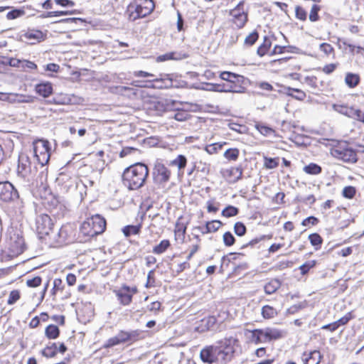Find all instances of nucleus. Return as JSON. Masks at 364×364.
I'll return each mask as SVG.
<instances>
[{
  "label": "nucleus",
  "mask_w": 364,
  "mask_h": 364,
  "mask_svg": "<svg viewBox=\"0 0 364 364\" xmlns=\"http://www.w3.org/2000/svg\"><path fill=\"white\" fill-rule=\"evenodd\" d=\"M149 173V168L144 164L136 163L131 165L122 173V183L129 190H138L145 184Z\"/></svg>",
  "instance_id": "1"
},
{
  "label": "nucleus",
  "mask_w": 364,
  "mask_h": 364,
  "mask_svg": "<svg viewBox=\"0 0 364 364\" xmlns=\"http://www.w3.org/2000/svg\"><path fill=\"white\" fill-rule=\"evenodd\" d=\"M329 153L336 160L346 164H355L358 161L357 151L345 140H331L328 144Z\"/></svg>",
  "instance_id": "2"
},
{
  "label": "nucleus",
  "mask_w": 364,
  "mask_h": 364,
  "mask_svg": "<svg viewBox=\"0 0 364 364\" xmlns=\"http://www.w3.org/2000/svg\"><path fill=\"white\" fill-rule=\"evenodd\" d=\"M4 252L10 257H16L26 249L25 240L21 230L9 228L4 241Z\"/></svg>",
  "instance_id": "3"
},
{
  "label": "nucleus",
  "mask_w": 364,
  "mask_h": 364,
  "mask_svg": "<svg viewBox=\"0 0 364 364\" xmlns=\"http://www.w3.org/2000/svg\"><path fill=\"white\" fill-rule=\"evenodd\" d=\"M154 9L153 0H132L127 6L125 14L129 21H135L148 16Z\"/></svg>",
  "instance_id": "4"
},
{
  "label": "nucleus",
  "mask_w": 364,
  "mask_h": 364,
  "mask_svg": "<svg viewBox=\"0 0 364 364\" xmlns=\"http://www.w3.org/2000/svg\"><path fill=\"white\" fill-rule=\"evenodd\" d=\"M106 220L100 215H95L82 223L80 228V234L82 235L85 241H87L102 234L106 230Z\"/></svg>",
  "instance_id": "5"
},
{
  "label": "nucleus",
  "mask_w": 364,
  "mask_h": 364,
  "mask_svg": "<svg viewBox=\"0 0 364 364\" xmlns=\"http://www.w3.org/2000/svg\"><path fill=\"white\" fill-rule=\"evenodd\" d=\"M223 84L224 91L235 93H244L246 91L245 78L244 76L231 72L224 71L220 75Z\"/></svg>",
  "instance_id": "6"
},
{
  "label": "nucleus",
  "mask_w": 364,
  "mask_h": 364,
  "mask_svg": "<svg viewBox=\"0 0 364 364\" xmlns=\"http://www.w3.org/2000/svg\"><path fill=\"white\" fill-rule=\"evenodd\" d=\"M228 356V353L225 351L224 347L213 345L204 347L200 353L201 360L208 364L225 361Z\"/></svg>",
  "instance_id": "7"
},
{
  "label": "nucleus",
  "mask_w": 364,
  "mask_h": 364,
  "mask_svg": "<svg viewBox=\"0 0 364 364\" xmlns=\"http://www.w3.org/2000/svg\"><path fill=\"white\" fill-rule=\"evenodd\" d=\"M229 22L235 29H241L245 26L249 20L248 10L245 7V1H240L229 11Z\"/></svg>",
  "instance_id": "8"
},
{
  "label": "nucleus",
  "mask_w": 364,
  "mask_h": 364,
  "mask_svg": "<svg viewBox=\"0 0 364 364\" xmlns=\"http://www.w3.org/2000/svg\"><path fill=\"white\" fill-rule=\"evenodd\" d=\"M33 155L38 163L43 166L48 164L51 154L50 143L47 139H35L32 144Z\"/></svg>",
  "instance_id": "9"
},
{
  "label": "nucleus",
  "mask_w": 364,
  "mask_h": 364,
  "mask_svg": "<svg viewBox=\"0 0 364 364\" xmlns=\"http://www.w3.org/2000/svg\"><path fill=\"white\" fill-rule=\"evenodd\" d=\"M139 291L136 286L129 287L127 284H122L119 289H114L117 301L122 306H129L133 301L134 296Z\"/></svg>",
  "instance_id": "10"
},
{
  "label": "nucleus",
  "mask_w": 364,
  "mask_h": 364,
  "mask_svg": "<svg viewBox=\"0 0 364 364\" xmlns=\"http://www.w3.org/2000/svg\"><path fill=\"white\" fill-rule=\"evenodd\" d=\"M154 183L164 187L171 178V171L162 162H156L153 168Z\"/></svg>",
  "instance_id": "11"
},
{
  "label": "nucleus",
  "mask_w": 364,
  "mask_h": 364,
  "mask_svg": "<svg viewBox=\"0 0 364 364\" xmlns=\"http://www.w3.org/2000/svg\"><path fill=\"white\" fill-rule=\"evenodd\" d=\"M53 222L48 214H40L36 218L35 230L40 238L48 235L53 228Z\"/></svg>",
  "instance_id": "12"
},
{
  "label": "nucleus",
  "mask_w": 364,
  "mask_h": 364,
  "mask_svg": "<svg viewBox=\"0 0 364 364\" xmlns=\"http://www.w3.org/2000/svg\"><path fill=\"white\" fill-rule=\"evenodd\" d=\"M144 82L149 89L162 90L173 87V80L168 74H160L158 77L154 75L150 80Z\"/></svg>",
  "instance_id": "13"
},
{
  "label": "nucleus",
  "mask_w": 364,
  "mask_h": 364,
  "mask_svg": "<svg viewBox=\"0 0 364 364\" xmlns=\"http://www.w3.org/2000/svg\"><path fill=\"white\" fill-rule=\"evenodd\" d=\"M46 38V33L41 30L35 28H28L23 31L20 35L21 41L29 44H36L44 41Z\"/></svg>",
  "instance_id": "14"
},
{
  "label": "nucleus",
  "mask_w": 364,
  "mask_h": 364,
  "mask_svg": "<svg viewBox=\"0 0 364 364\" xmlns=\"http://www.w3.org/2000/svg\"><path fill=\"white\" fill-rule=\"evenodd\" d=\"M18 192L9 181H0V202H10L18 198Z\"/></svg>",
  "instance_id": "15"
},
{
  "label": "nucleus",
  "mask_w": 364,
  "mask_h": 364,
  "mask_svg": "<svg viewBox=\"0 0 364 364\" xmlns=\"http://www.w3.org/2000/svg\"><path fill=\"white\" fill-rule=\"evenodd\" d=\"M222 177L228 183H235L242 178L243 169L240 166H230L220 171Z\"/></svg>",
  "instance_id": "16"
},
{
  "label": "nucleus",
  "mask_w": 364,
  "mask_h": 364,
  "mask_svg": "<svg viewBox=\"0 0 364 364\" xmlns=\"http://www.w3.org/2000/svg\"><path fill=\"white\" fill-rule=\"evenodd\" d=\"M189 222L185 219L183 215L179 216L174 226V240L180 243L185 242L187 228Z\"/></svg>",
  "instance_id": "17"
},
{
  "label": "nucleus",
  "mask_w": 364,
  "mask_h": 364,
  "mask_svg": "<svg viewBox=\"0 0 364 364\" xmlns=\"http://www.w3.org/2000/svg\"><path fill=\"white\" fill-rule=\"evenodd\" d=\"M32 172V164L29 156L21 153L18 157V163L17 167L18 175L22 178L28 177Z\"/></svg>",
  "instance_id": "18"
},
{
  "label": "nucleus",
  "mask_w": 364,
  "mask_h": 364,
  "mask_svg": "<svg viewBox=\"0 0 364 364\" xmlns=\"http://www.w3.org/2000/svg\"><path fill=\"white\" fill-rule=\"evenodd\" d=\"M300 358L303 364H320L323 355L319 350H306L301 353Z\"/></svg>",
  "instance_id": "19"
},
{
  "label": "nucleus",
  "mask_w": 364,
  "mask_h": 364,
  "mask_svg": "<svg viewBox=\"0 0 364 364\" xmlns=\"http://www.w3.org/2000/svg\"><path fill=\"white\" fill-rule=\"evenodd\" d=\"M133 79L131 82V85L137 88H147L145 86V82L151 80V77H154V74L144 70H136L132 73Z\"/></svg>",
  "instance_id": "20"
},
{
  "label": "nucleus",
  "mask_w": 364,
  "mask_h": 364,
  "mask_svg": "<svg viewBox=\"0 0 364 364\" xmlns=\"http://www.w3.org/2000/svg\"><path fill=\"white\" fill-rule=\"evenodd\" d=\"M144 216L143 214H138L136 218L135 225H128L122 228V232L124 237H129L132 235H138L141 232Z\"/></svg>",
  "instance_id": "21"
},
{
  "label": "nucleus",
  "mask_w": 364,
  "mask_h": 364,
  "mask_svg": "<svg viewBox=\"0 0 364 364\" xmlns=\"http://www.w3.org/2000/svg\"><path fill=\"white\" fill-rule=\"evenodd\" d=\"M272 42L271 38L268 36H264L262 39V42L257 48V55L260 58L265 55L271 56V48Z\"/></svg>",
  "instance_id": "22"
},
{
  "label": "nucleus",
  "mask_w": 364,
  "mask_h": 364,
  "mask_svg": "<svg viewBox=\"0 0 364 364\" xmlns=\"http://www.w3.org/2000/svg\"><path fill=\"white\" fill-rule=\"evenodd\" d=\"M140 332L139 330L132 331H126L121 330L118 332L117 337L118 338L120 343H124L129 341H136L139 339Z\"/></svg>",
  "instance_id": "23"
},
{
  "label": "nucleus",
  "mask_w": 364,
  "mask_h": 364,
  "mask_svg": "<svg viewBox=\"0 0 364 364\" xmlns=\"http://www.w3.org/2000/svg\"><path fill=\"white\" fill-rule=\"evenodd\" d=\"M35 91L38 95L46 98L52 95L53 88L50 82H43L36 85Z\"/></svg>",
  "instance_id": "24"
},
{
  "label": "nucleus",
  "mask_w": 364,
  "mask_h": 364,
  "mask_svg": "<svg viewBox=\"0 0 364 364\" xmlns=\"http://www.w3.org/2000/svg\"><path fill=\"white\" fill-rule=\"evenodd\" d=\"M119 92L122 95L131 98V99H139L142 97L143 90L133 87L122 86L119 88Z\"/></svg>",
  "instance_id": "25"
},
{
  "label": "nucleus",
  "mask_w": 364,
  "mask_h": 364,
  "mask_svg": "<svg viewBox=\"0 0 364 364\" xmlns=\"http://www.w3.org/2000/svg\"><path fill=\"white\" fill-rule=\"evenodd\" d=\"M338 107L340 108V112L348 115L349 117H353L358 121H362L364 112L361 110L353 107H349L346 105H339Z\"/></svg>",
  "instance_id": "26"
},
{
  "label": "nucleus",
  "mask_w": 364,
  "mask_h": 364,
  "mask_svg": "<svg viewBox=\"0 0 364 364\" xmlns=\"http://www.w3.org/2000/svg\"><path fill=\"white\" fill-rule=\"evenodd\" d=\"M344 82L348 88L353 89L360 83V76L358 73L348 72L345 75Z\"/></svg>",
  "instance_id": "27"
},
{
  "label": "nucleus",
  "mask_w": 364,
  "mask_h": 364,
  "mask_svg": "<svg viewBox=\"0 0 364 364\" xmlns=\"http://www.w3.org/2000/svg\"><path fill=\"white\" fill-rule=\"evenodd\" d=\"M188 164L187 158L182 154L178 155L174 159L170 161L169 165L176 166L178 168V174H183V169Z\"/></svg>",
  "instance_id": "28"
},
{
  "label": "nucleus",
  "mask_w": 364,
  "mask_h": 364,
  "mask_svg": "<svg viewBox=\"0 0 364 364\" xmlns=\"http://www.w3.org/2000/svg\"><path fill=\"white\" fill-rule=\"evenodd\" d=\"M75 168H77V174L78 177H88L91 167L86 163L85 159H82L76 162Z\"/></svg>",
  "instance_id": "29"
},
{
  "label": "nucleus",
  "mask_w": 364,
  "mask_h": 364,
  "mask_svg": "<svg viewBox=\"0 0 364 364\" xmlns=\"http://www.w3.org/2000/svg\"><path fill=\"white\" fill-rule=\"evenodd\" d=\"M265 330L269 343L279 340L282 338L285 335L284 331L279 328L267 327L265 328Z\"/></svg>",
  "instance_id": "30"
},
{
  "label": "nucleus",
  "mask_w": 364,
  "mask_h": 364,
  "mask_svg": "<svg viewBox=\"0 0 364 364\" xmlns=\"http://www.w3.org/2000/svg\"><path fill=\"white\" fill-rule=\"evenodd\" d=\"M186 58V55L176 51L166 53L163 55H160L156 58V62H164L167 60H179Z\"/></svg>",
  "instance_id": "31"
},
{
  "label": "nucleus",
  "mask_w": 364,
  "mask_h": 364,
  "mask_svg": "<svg viewBox=\"0 0 364 364\" xmlns=\"http://www.w3.org/2000/svg\"><path fill=\"white\" fill-rule=\"evenodd\" d=\"M73 100L70 95L66 93H58L53 99L52 102L55 105H68L72 104Z\"/></svg>",
  "instance_id": "32"
},
{
  "label": "nucleus",
  "mask_w": 364,
  "mask_h": 364,
  "mask_svg": "<svg viewBox=\"0 0 364 364\" xmlns=\"http://www.w3.org/2000/svg\"><path fill=\"white\" fill-rule=\"evenodd\" d=\"M282 283L278 279H272L264 286L265 294L270 295L275 293L280 287Z\"/></svg>",
  "instance_id": "33"
},
{
  "label": "nucleus",
  "mask_w": 364,
  "mask_h": 364,
  "mask_svg": "<svg viewBox=\"0 0 364 364\" xmlns=\"http://www.w3.org/2000/svg\"><path fill=\"white\" fill-rule=\"evenodd\" d=\"M261 315L264 319L269 320L278 315V311L272 306L264 305L261 309Z\"/></svg>",
  "instance_id": "34"
},
{
  "label": "nucleus",
  "mask_w": 364,
  "mask_h": 364,
  "mask_svg": "<svg viewBox=\"0 0 364 364\" xmlns=\"http://www.w3.org/2000/svg\"><path fill=\"white\" fill-rule=\"evenodd\" d=\"M285 90H286V94L288 96H290L296 100L303 101L306 97V92L300 89L293 88L291 87H287L285 88Z\"/></svg>",
  "instance_id": "35"
},
{
  "label": "nucleus",
  "mask_w": 364,
  "mask_h": 364,
  "mask_svg": "<svg viewBox=\"0 0 364 364\" xmlns=\"http://www.w3.org/2000/svg\"><path fill=\"white\" fill-rule=\"evenodd\" d=\"M223 226V223L219 220L208 221L205 225V230L202 231L203 234H208L217 232Z\"/></svg>",
  "instance_id": "36"
},
{
  "label": "nucleus",
  "mask_w": 364,
  "mask_h": 364,
  "mask_svg": "<svg viewBox=\"0 0 364 364\" xmlns=\"http://www.w3.org/2000/svg\"><path fill=\"white\" fill-rule=\"evenodd\" d=\"M60 333L59 328L54 324H49L45 328V336L49 340L57 339Z\"/></svg>",
  "instance_id": "37"
},
{
  "label": "nucleus",
  "mask_w": 364,
  "mask_h": 364,
  "mask_svg": "<svg viewBox=\"0 0 364 364\" xmlns=\"http://www.w3.org/2000/svg\"><path fill=\"white\" fill-rule=\"evenodd\" d=\"M227 144V141L215 142L207 145L204 149L210 155L216 154Z\"/></svg>",
  "instance_id": "38"
},
{
  "label": "nucleus",
  "mask_w": 364,
  "mask_h": 364,
  "mask_svg": "<svg viewBox=\"0 0 364 364\" xmlns=\"http://www.w3.org/2000/svg\"><path fill=\"white\" fill-rule=\"evenodd\" d=\"M255 129L263 136H268L274 135L275 136V130L270 127L265 125L261 122H257L255 124Z\"/></svg>",
  "instance_id": "39"
},
{
  "label": "nucleus",
  "mask_w": 364,
  "mask_h": 364,
  "mask_svg": "<svg viewBox=\"0 0 364 364\" xmlns=\"http://www.w3.org/2000/svg\"><path fill=\"white\" fill-rule=\"evenodd\" d=\"M41 354L47 358H54L58 354L57 343H53L50 345L46 346L42 350Z\"/></svg>",
  "instance_id": "40"
},
{
  "label": "nucleus",
  "mask_w": 364,
  "mask_h": 364,
  "mask_svg": "<svg viewBox=\"0 0 364 364\" xmlns=\"http://www.w3.org/2000/svg\"><path fill=\"white\" fill-rule=\"evenodd\" d=\"M171 247V242L168 239L162 240L159 244L153 247L152 252L156 255L164 253Z\"/></svg>",
  "instance_id": "41"
},
{
  "label": "nucleus",
  "mask_w": 364,
  "mask_h": 364,
  "mask_svg": "<svg viewBox=\"0 0 364 364\" xmlns=\"http://www.w3.org/2000/svg\"><path fill=\"white\" fill-rule=\"evenodd\" d=\"M303 171L309 175H319L322 172V168L316 163H310L304 166Z\"/></svg>",
  "instance_id": "42"
},
{
  "label": "nucleus",
  "mask_w": 364,
  "mask_h": 364,
  "mask_svg": "<svg viewBox=\"0 0 364 364\" xmlns=\"http://www.w3.org/2000/svg\"><path fill=\"white\" fill-rule=\"evenodd\" d=\"M223 156L228 161H236L240 156V149L238 148H230L224 152Z\"/></svg>",
  "instance_id": "43"
},
{
  "label": "nucleus",
  "mask_w": 364,
  "mask_h": 364,
  "mask_svg": "<svg viewBox=\"0 0 364 364\" xmlns=\"http://www.w3.org/2000/svg\"><path fill=\"white\" fill-rule=\"evenodd\" d=\"M259 38V34L257 31L254 30L249 33L244 40V46L246 47H252L254 46Z\"/></svg>",
  "instance_id": "44"
},
{
  "label": "nucleus",
  "mask_w": 364,
  "mask_h": 364,
  "mask_svg": "<svg viewBox=\"0 0 364 364\" xmlns=\"http://www.w3.org/2000/svg\"><path fill=\"white\" fill-rule=\"evenodd\" d=\"M246 332L249 333L250 336H249V339L251 343L255 344L262 343V339L260 338V334L262 333V328H256L253 330H246Z\"/></svg>",
  "instance_id": "45"
},
{
  "label": "nucleus",
  "mask_w": 364,
  "mask_h": 364,
  "mask_svg": "<svg viewBox=\"0 0 364 364\" xmlns=\"http://www.w3.org/2000/svg\"><path fill=\"white\" fill-rule=\"evenodd\" d=\"M264 167L266 169H273L277 168L279 164V157L271 158L268 156H263Z\"/></svg>",
  "instance_id": "46"
},
{
  "label": "nucleus",
  "mask_w": 364,
  "mask_h": 364,
  "mask_svg": "<svg viewBox=\"0 0 364 364\" xmlns=\"http://www.w3.org/2000/svg\"><path fill=\"white\" fill-rule=\"evenodd\" d=\"M65 289V285L60 278H55L53 280V287L50 291L51 295L55 296L58 294L62 293Z\"/></svg>",
  "instance_id": "47"
},
{
  "label": "nucleus",
  "mask_w": 364,
  "mask_h": 364,
  "mask_svg": "<svg viewBox=\"0 0 364 364\" xmlns=\"http://www.w3.org/2000/svg\"><path fill=\"white\" fill-rule=\"evenodd\" d=\"M309 240L310 241L311 245L315 247V250H319L323 242V240L321 237V236L316 232L310 234L309 235Z\"/></svg>",
  "instance_id": "48"
},
{
  "label": "nucleus",
  "mask_w": 364,
  "mask_h": 364,
  "mask_svg": "<svg viewBox=\"0 0 364 364\" xmlns=\"http://www.w3.org/2000/svg\"><path fill=\"white\" fill-rule=\"evenodd\" d=\"M317 264L316 260H309L304 263L299 267L301 276L307 274L310 270L316 267Z\"/></svg>",
  "instance_id": "49"
},
{
  "label": "nucleus",
  "mask_w": 364,
  "mask_h": 364,
  "mask_svg": "<svg viewBox=\"0 0 364 364\" xmlns=\"http://www.w3.org/2000/svg\"><path fill=\"white\" fill-rule=\"evenodd\" d=\"M321 6L317 4H314L310 9V14L309 16V21L311 22L318 21L320 19L319 11H321Z\"/></svg>",
  "instance_id": "50"
},
{
  "label": "nucleus",
  "mask_w": 364,
  "mask_h": 364,
  "mask_svg": "<svg viewBox=\"0 0 364 364\" xmlns=\"http://www.w3.org/2000/svg\"><path fill=\"white\" fill-rule=\"evenodd\" d=\"M239 213V209L233 205H228L221 212V215L224 218H231L236 216Z\"/></svg>",
  "instance_id": "51"
},
{
  "label": "nucleus",
  "mask_w": 364,
  "mask_h": 364,
  "mask_svg": "<svg viewBox=\"0 0 364 364\" xmlns=\"http://www.w3.org/2000/svg\"><path fill=\"white\" fill-rule=\"evenodd\" d=\"M206 208L208 213H216L220 209V203L215 198H211L206 202Z\"/></svg>",
  "instance_id": "52"
},
{
  "label": "nucleus",
  "mask_w": 364,
  "mask_h": 364,
  "mask_svg": "<svg viewBox=\"0 0 364 364\" xmlns=\"http://www.w3.org/2000/svg\"><path fill=\"white\" fill-rule=\"evenodd\" d=\"M295 18L301 21H306L307 19V12L306 9L300 6L296 5L294 9Z\"/></svg>",
  "instance_id": "53"
},
{
  "label": "nucleus",
  "mask_w": 364,
  "mask_h": 364,
  "mask_svg": "<svg viewBox=\"0 0 364 364\" xmlns=\"http://www.w3.org/2000/svg\"><path fill=\"white\" fill-rule=\"evenodd\" d=\"M191 117V114H190V112L183 109H176L175 114H174V119H176L177 121H180V122L186 121V120L190 119Z\"/></svg>",
  "instance_id": "54"
},
{
  "label": "nucleus",
  "mask_w": 364,
  "mask_h": 364,
  "mask_svg": "<svg viewBox=\"0 0 364 364\" xmlns=\"http://www.w3.org/2000/svg\"><path fill=\"white\" fill-rule=\"evenodd\" d=\"M21 291L18 289H14L12 290L9 295L8 299H7V304L8 305H13L17 301H18L21 299Z\"/></svg>",
  "instance_id": "55"
},
{
  "label": "nucleus",
  "mask_w": 364,
  "mask_h": 364,
  "mask_svg": "<svg viewBox=\"0 0 364 364\" xmlns=\"http://www.w3.org/2000/svg\"><path fill=\"white\" fill-rule=\"evenodd\" d=\"M356 194V188L352 186H348L343 188L342 196L348 199H353Z\"/></svg>",
  "instance_id": "56"
},
{
  "label": "nucleus",
  "mask_w": 364,
  "mask_h": 364,
  "mask_svg": "<svg viewBox=\"0 0 364 364\" xmlns=\"http://www.w3.org/2000/svg\"><path fill=\"white\" fill-rule=\"evenodd\" d=\"M223 241L225 246L231 247L235 243L236 240L232 232L227 231L223 235Z\"/></svg>",
  "instance_id": "57"
},
{
  "label": "nucleus",
  "mask_w": 364,
  "mask_h": 364,
  "mask_svg": "<svg viewBox=\"0 0 364 364\" xmlns=\"http://www.w3.org/2000/svg\"><path fill=\"white\" fill-rule=\"evenodd\" d=\"M147 309L149 312L156 315L159 311L163 310L162 304L159 301H153L147 306Z\"/></svg>",
  "instance_id": "58"
},
{
  "label": "nucleus",
  "mask_w": 364,
  "mask_h": 364,
  "mask_svg": "<svg viewBox=\"0 0 364 364\" xmlns=\"http://www.w3.org/2000/svg\"><path fill=\"white\" fill-rule=\"evenodd\" d=\"M233 229L234 232L239 237L244 236L247 232V228L242 222L235 223Z\"/></svg>",
  "instance_id": "59"
},
{
  "label": "nucleus",
  "mask_w": 364,
  "mask_h": 364,
  "mask_svg": "<svg viewBox=\"0 0 364 364\" xmlns=\"http://www.w3.org/2000/svg\"><path fill=\"white\" fill-rule=\"evenodd\" d=\"M291 51L290 46L275 45L271 51V56L274 55L283 54Z\"/></svg>",
  "instance_id": "60"
},
{
  "label": "nucleus",
  "mask_w": 364,
  "mask_h": 364,
  "mask_svg": "<svg viewBox=\"0 0 364 364\" xmlns=\"http://www.w3.org/2000/svg\"><path fill=\"white\" fill-rule=\"evenodd\" d=\"M354 318L355 314L353 311H349L347 314H346L343 317L336 321V322L338 324V327H340L341 326L346 325L350 320L353 319Z\"/></svg>",
  "instance_id": "61"
},
{
  "label": "nucleus",
  "mask_w": 364,
  "mask_h": 364,
  "mask_svg": "<svg viewBox=\"0 0 364 364\" xmlns=\"http://www.w3.org/2000/svg\"><path fill=\"white\" fill-rule=\"evenodd\" d=\"M144 287L146 289H150V288L156 287V277H155V270L154 269L150 270L148 272L147 280H146V282Z\"/></svg>",
  "instance_id": "62"
},
{
  "label": "nucleus",
  "mask_w": 364,
  "mask_h": 364,
  "mask_svg": "<svg viewBox=\"0 0 364 364\" xmlns=\"http://www.w3.org/2000/svg\"><path fill=\"white\" fill-rule=\"evenodd\" d=\"M319 49L321 52H323L326 55H335V50L333 47L328 43H322L319 46Z\"/></svg>",
  "instance_id": "63"
},
{
  "label": "nucleus",
  "mask_w": 364,
  "mask_h": 364,
  "mask_svg": "<svg viewBox=\"0 0 364 364\" xmlns=\"http://www.w3.org/2000/svg\"><path fill=\"white\" fill-rule=\"evenodd\" d=\"M319 223V219L315 216H309L304 219L301 224L302 226L310 228L311 226L317 225Z\"/></svg>",
  "instance_id": "64"
}]
</instances>
